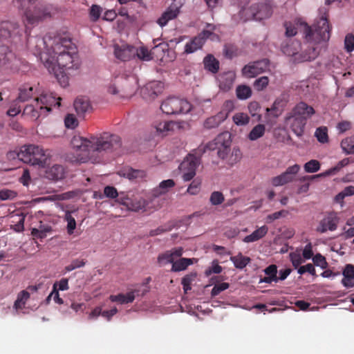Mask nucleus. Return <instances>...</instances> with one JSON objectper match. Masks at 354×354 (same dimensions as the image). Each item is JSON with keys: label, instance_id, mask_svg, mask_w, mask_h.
Listing matches in <instances>:
<instances>
[{"label": "nucleus", "instance_id": "8fccbe9b", "mask_svg": "<svg viewBox=\"0 0 354 354\" xmlns=\"http://www.w3.org/2000/svg\"><path fill=\"white\" fill-rule=\"evenodd\" d=\"M224 196L221 192H213L209 197V202L212 205H221L224 201Z\"/></svg>", "mask_w": 354, "mask_h": 354}, {"label": "nucleus", "instance_id": "0eeeda50", "mask_svg": "<svg viewBox=\"0 0 354 354\" xmlns=\"http://www.w3.org/2000/svg\"><path fill=\"white\" fill-rule=\"evenodd\" d=\"M50 156V152L48 150L34 145L22 146L17 153L19 160L24 163L38 165L41 167H44L48 164Z\"/></svg>", "mask_w": 354, "mask_h": 354}, {"label": "nucleus", "instance_id": "603ef678", "mask_svg": "<svg viewBox=\"0 0 354 354\" xmlns=\"http://www.w3.org/2000/svg\"><path fill=\"white\" fill-rule=\"evenodd\" d=\"M158 262L161 265H165L167 263H174V260L172 257V254L169 250L160 254L158 257Z\"/></svg>", "mask_w": 354, "mask_h": 354}, {"label": "nucleus", "instance_id": "680f3d73", "mask_svg": "<svg viewBox=\"0 0 354 354\" xmlns=\"http://www.w3.org/2000/svg\"><path fill=\"white\" fill-rule=\"evenodd\" d=\"M201 182L200 180H194L187 188V192L192 195L197 194L201 189Z\"/></svg>", "mask_w": 354, "mask_h": 354}, {"label": "nucleus", "instance_id": "6ab92c4d", "mask_svg": "<svg viewBox=\"0 0 354 354\" xmlns=\"http://www.w3.org/2000/svg\"><path fill=\"white\" fill-rule=\"evenodd\" d=\"M290 113L307 121L315 111L313 106L308 105L306 102H300Z\"/></svg>", "mask_w": 354, "mask_h": 354}, {"label": "nucleus", "instance_id": "412c9836", "mask_svg": "<svg viewBox=\"0 0 354 354\" xmlns=\"http://www.w3.org/2000/svg\"><path fill=\"white\" fill-rule=\"evenodd\" d=\"M73 105L77 114L82 117L91 109L90 101L86 97H77Z\"/></svg>", "mask_w": 354, "mask_h": 354}, {"label": "nucleus", "instance_id": "de8ad7c7", "mask_svg": "<svg viewBox=\"0 0 354 354\" xmlns=\"http://www.w3.org/2000/svg\"><path fill=\"white\" fill-rule=\"evenodd\" d=\"M269 84V79L267 76H262L257 79L254 83L253 86L255 90L258 91H263L267 87Z\"/></svg>", "mask_w": 354, "mask_h": 354}, {"label": "nucleus", "instance_id": "9b49d317", "mask_svg": "<svg viewBox=\"0 0 354 354\" xmlns=\"http://www.w3.org/2000/svg\"><path fill=\"white\" fill-rule=\"evenodd\" d=\"M200 164V158L194 154H189L180 165L184 171L183 178L185 181L191 180L196 175V170Z\"/></svg>", "mask_w": 354, "mask_h": 354}, {"label": "nucleus", "instance_id": "37998d69", "mask_svg": "<svg viewBox=\"0 0 354 354\" xmlns=\"http://www.w3.org/2000/svg\"><path fill=\"white\" fill-rule=\"evenodd\" d=\"M232 120L238 126H244L249 123L250 117L245 113H236L232 117Z\"/></svg>", "mask_w": 354, "mask_h": 354}, {"label": "nucleus", "instance_id": "5fc2aeb1", "mask_svg": "<svg viewBox=\"0 0 354 354\" xmlns=\"http://www.w3.org/2000/svg\"><path fill=\"white\" fill-rule=\"evenodd\" d=\"M86 264L84 259H73L71 263L65 267L66 272H71L75 269L84 267Z\"/></svg>", "mask_w": 354, "mask_h": 354}, {"label": "nucleus", "instance_id": "bb28decb", "mask_svg": "<svg viewBox=\"0 0 354 354\" xmlns=\"http://www.w3.org/2000/svg\"><path fill=\"white\" fill-rule=\"evenodd\" d=\"M135 292H138V290H135L133 291L127 292L126 295L118 294L117 295H111L109 299L113 302L129 304L133 302L135 299Z\"/></svg>", "mask_w": 354, "mask_h": 354}, {"label": "nucleus", "instance_id": "39448f33", "mask_svg": "<svg viewBox=\"0 0 354 354\" xmlns=\"http://www.w3.org/2000/svg\"><path fill=\"white\" fill-rule=\"evenodd\" d=\"M61 100V97H56L53 93H42L34 100L33 104L26 106L24 113L30 115L34 120L45 117L51 111L52 106H60Z\"/></svg>", "mask_w": 354, "mask_h": 354}, {"label": "nucleus", "instance_id": "0e129e2a", "mask_svg": "<svg viewBox=\"0 0 354 354\" xmlns=\"http://www.w3.org/2000/svg\"><path fill=\"white\" fill-rule=\"evenodd\" d=\"M289 256L295 268H299L300 267L299 266L304 261L300 254L291 252Z\"/></svg>", "mask_w": 354, "mask_h": 354}, {"label": "nucleus", "instance_id": "6e6552de", "mask_svg": "<svg viewBox=\"0 0 354 354\" xmlns=\"http://www.w3.org/2000/svg\"><path fill=\"white\" fill-rule=\"evenodd\" d=\"M191 104L185 99L169 97L164 100L160 105L162 113L167 115L185 114L191 111Z\"/></svg>", "mask_w": 354, "mask_h": 354}, {"label": "nucleus", "instance_id": "9d476101", "mask_svg": "<svg viewBox=\"0 0 354 354\" xmlns=\"http://www.w3.org/2000/svg\"><path fill=\"white\" fill-rule=\"evenodd\" d=\"M233 108V102L232 101H226L224 104V107L218 113L206 118L203 122L204 128L207 129L217 128L228 118Z\"/></svg>", "mask_w": 354, "mask_h": 354}, {"label": "nucleus", "instance_id": "b1692460", "mask_svg": "<svg viewBox=\"0 0 354 354\" xmlns=\"http://www.w3.org/2000/svg\"><path fill=\"white\" fill-rule=\"evenodd\" d=\"M268 227L266 225H263L254 230L251 234L245 236L243 241L245 243L257 241L264 237L268 233Z\"/></svg>", "mask_w": 354, "mask_h": 354}, {"label": "nucleus", "instance_id": "2eb2a0df", "mask_svg": "<svg viewBox=\"0 0 354 354\" xmlns=\"http://www.w3.org/2000/svg\"><path fill=\"white\" fill-rule=\"evenodd\" d=\"M135 47L127 44L113 45V53L118 59L127 62L135 57Z\"/></svg>", "mask_w": 354, "mask_h": 354}, {"label": "nucleus", "instance_id": "a18cd8bd", "mask_svg": "<svg viewBox=\"0 0 354 354\" xmlns=\"http://www.w3.org/2000/svg\"><path fill=\"white\" fill-rule=\"evenodd\" d=\"M64 220L67 222L66 230L68 234H73L76 228V221L75 218L71 215L70 212H66L64 216Z\"/></svg>", "mask_w": 354, "mask_h": 354}, {"label": "nucleus", "instance_id": "423d86ee", "mask_svg": "<svg viewBox=\"0 0 354 354\" xmlns=\"http://www.w3.org/2000/svg\"><path fill=\"white\" fill-rule=\"evenodd\" d=\"M17 3L19 8L24 10V17L28 24H37L51 16L47 6L41 3H36L35 0H17Z\"/></svg>", "mask_w": 354, "mask_h": 354}, {"label": "nucleus", "instance_id": "a878e982", "mask_svg": "<svg viewBox=\"0 0 354 354\" xmlns=\"http://www.w3.org/2000/svg\"><path fill=\"white\" fill-rule=\"evenodd\" d=\"M18 28L17 24L6 21L0 26V39H7Z\"/></svg>", "mask_w": 354, "mask_h": 354}, {"label": "nucleus", "instance_id": "20e7f679", "mask_svg": "<svg viewBox=\"0 0 354 354\" xmlns=\"http://www.w3.org/2000/svg\"><path fill=\"white\" fill-rule=\"evenodd\" d=\"M230 133L228 132L222 133L218 135L214 140L207 143L205 149L210 151H217L218 156L221 159H227L229 165H233L241 158L242 153L239 148H234L230 156L228 157L230 151L232 140Z\"/></svg>", "mask_w": 354, "mask_h": 354}, {"label": "nucleus", "instance_id": "473e14b6", "mask_svg": "<svg viewBox=\"0 0 354 354\" xmlns=\"http://www.w3.org/2000/svg\"><path fill=\"white\" fill-rule=\"evenodd\" d=\"M52 231V227L50 225H44L42 224V222H40V225L39 228H32L31 230V234L37 239H44L47 233L50 232Z\"/></svg>", "mask_w": 354, "mask_h": 354}, {"label": "nucleus", "instance_id": "c756f323", "mask_svg": "<svg viewBox=\"0 0 354 354\" xmlns=\"http://www.w3.org/2000/svg\"><path fill=\"white\" fill-rule=\"evenodd\" d=\"M230 259L233 262L236 268L241 270L246 267V266L251 261L250 257L243 256L241 252L236 256L230 257Z\"/></svg>", "mask_w": 354, "mask_h": 354}, {"label": "nucleus", "instance_id": "393cba45", "mask_svg": "<svg viewBox=\"0 0 354 354\" xmlns=\"http://www.w3.org/2000/svg\"><path fill=\"white\" fill-rule=\"evenodd\" d=\"M203 44V39L197 35L186 44L184 52L186 54L194 53L197 50L201 49Z\"/></svg>", "mask_w": 354, "mask_h": 354}, {"label": "nucleus", "instance_id": "2f4dec72", "mask_svg": "<svg viewBox=\"0 0 354 354\" xmlns=\"http://www.w3.org/2000/svg\"><path fill=\"white\" fill-rule=\"evenodd\" d=\"M175 185V182L172 179L162 180L158 187L153 189V195L158 196L159 195L167 193L170 188Z\"/></svg>", "mask_w": 354, "mask_h": 354}, {"label": "nucleus", "instance_id": "4468645a", "mask_svg": "<svg viewBox=\"0 0 354 354\" xmlns=\"http://www.w3.org/2000/svg\"><path fill=\"white\" fill-rule=\"evenodd\" d=\"M299 169L300 166L297 164L288 167L286 171L272 178V185L275 187L281 186L293 181Z\"/></svg>", "mask_w": 354, "mask_h": 354}, {"label": "nucleus", "instance_id": "f03ea898", "mask_svg": "<svg viewBox=\"0 0 354 354\" xmlns=\"http://www.w3.org/2000/svg\"><path fill=\"white\" fill-rule=\"evenodd\" d=\"M332 27L326 16H322L311 26L305 24L303 45L297 40L288 39L281 45L282 52L293 57L295 63L314 60L330 37Z\"/></svg>", "mask_w": 354, "mask_h": 354}, {"label": "nucleus", "instance_id": "cd10ccee", "mask_svg": "<svg viewBox=\"0 0 354 354\" xmlns=\"http://www.w3.org/2000/svg\"><path fill=\"white\" fill-rule=\"evenodd\" d=\"M46 176L50 180H60L64 176V169L60 165H55L46 171Z\"/></svg>", "mask_w": 354, "mask_h": 354}, {"label": "nucleus", "instance_id": "79ce46f5", "mask_svg": "<svg viewBox=\"0 0 354 354\" xmlns=\"http://www.w3.org/2000/svg\"><path fill=\"white\" fill-rule=\"evenodd\" d=\"M341 147L347 154L354 153V136L344 139L341 142Z\"/></svg>", "mask_w": 354, "mask_h": 354}, {"label": "nucleus", "instance_id": "e2e57ef3", "mask_svg": "<svg viewBox=\"0 0 354 354\" xmlns=\"http://www.w3.org/2000/svg\"><path fill=\"white\" fill-rule=\"evenodd\" d=\"M297 272L300 274H303L305 272H308L311 275H313L314 277H317L315 269L313 265L311 263H308L305 266H300L298 268Z\"/></svg>", "mask_w": 354, "mask_h": 354}, {"label": "nucleus", "instance_id": "dca6fc26", "mask_svg": "<svg viewBox=\"0 0 354 354\" xmlns=\"http://www.w3.org/2000/svg\"><path fill=\"white\" fill-rule=\"evenodd\" d=\"M253 10L255 11L256 21L269 18L272 14V5L270 0H263L254 3Z\"/></svg>", "mask_w": 354, "mask_h": 354}, {"label": "nucleus", "instance_id": "f704fd0d", "mask_svg": "<svg viewBox=\"0 0 354 354\" xmlns=\"http://www.w3.org/2000/svg\"><path fill=\"white\" fill-rule=\"evenodd\" d=\"M11 227L17 232H23L24 230L25 216L21 214H16L12 216Z\"/></svg>", "mask_w": 354, "mask_h": 354}, {"label": "nucleus", "instance_id": "4be33fe9", "mask_svg": "<svg viewBox=\"0 0 354 354\" xmlns=\"http://www.w3.org/2000/svg\"><path fill=\"white\" fill-rule=\"evenodd\" d=\"M342 274L344 278L342 283L346 288L354 287V266L352 264H346L344 267Z\"/></svg>", "mask_w": 354, "mask_h": 354}, {"label": "nucleus", "instance_id": "69168bd1", "mask_svg": "<svg viewBox=\"0 0 354 354\" xmlns=\"http://www.w3.org/2000/svg\"><path fill=\"white\" fill-rule=\"evenodd\" d=\"M17 196V193L9 189L0 190V199L2 201L11 200Z\"/></svg>", "mask_w": 354, "mask_h": 354}, {"label": "nucleus", "instance_id": "f3484780", "mask_svg": "<svg viewBox=\"0 0 354 354\" xmlns=\"http://www.w3.org/2000/svg\"><path fill=\"white\" fill-rule=\"evenodd\" d=\"M286 122L290 125L291 130L295 135L297 136L303 135L307 122L306 120L289 113L286 118Z\"/></svg>", "mask_w": 354, "mask_h": 354}, {"label": "nucleus", "instance_id": "aec40b11", "mask_svg": "<svg viewBox=\"0 0 354 354\" xmlns=\"http://www.w3.org/2000/svg\"><path fill=\"white\" fill-rule=\"evenodd\" d=\"M179 13V8L175 5H171L158 18L157 23L161 26H165L169 21L174 19Z\"/></svg>", "mask_w": 354, "mask_h": 354}, {"label": "nucleus", "instance_id": "338daca9", "mask_svg": "<svg viewBox=\"0 0 354 354\" xmlns=\"http://www.w3.org/2000/svg\"><path fill=\"white\" fill-rule=\"evenodd\" d=\"M341 236L345 240L353 239L351 243L354 244V226L351 225L348 229L344 227V232L342 233Z\"/></svg>", "mask_w": 354, "mask_h": 354}, {"label": "nucleus", "instance_id": "e433bc0d", "mask_svg": "<svg viewBox=\"0 0 354 354\" xmlns=\"http://www.w3.org/2000/svg\"><path fill=\"white\" fill-rule=\"evenodd\" d=\"M266 131V127L264 124H259L254 127L248 134V138L250 140H257V139L263 136Z\"/></svg>", "mask_w": 354, "mask_h": 354}, {"label": "nucleus", "instance_id": "3c124183", "mask_svg": "<svg viewBox=\"0 0 354 354\" xmlns=\"http://www.w3.org/2000/svg\"><path fill=\"white\" fill-rule=\"evenodd\" d=\"M304 169L308 173H314L319 170L320 164L317 160H311L304 165Z\"/></svg>", "mask_w": 354, "mask_h": 354}, {"label": "nucleus", "instance_id": "a211bd4d", "mask_svg": "<svg viewBox=\"0 0 354 354\" xmlns=\"http://www.w3.org/2000/svg\"><path fill=\"white\" fill-rule=\"evenodd\" d=\"M339 219L333 213H330L320 221L317 227V231L320 233H324L328 230L334 231L337 227Z\"/></svg>", "mask_w": 354, "mask_h": 354}, {"label": "nucleus", "instance_id": "f257e3e1", "mask_svg": "<svg viewBox=\"0 0 354 354\" xmlns=\"http://www.w3.org/2000/svg\"><path fill=\"white\" fill-rule=\"evenodd\" d=\"M36 42L44 45L45 51L41 53V60L49 73H54L59 81L57 67L62 70L64 86L68 84L67 75L77 71L80 62L75 45L67 37L57 35L53 37L46 36L43 39L37 38Z\"/></svg>", "mask_w": 354, "mask_h": 354}, {"label": "nucleus", "instance_id": "6e6d98bb", "mask_svg": "<svg viewBox=\"0 0 354 354\" xmlns=\"http://www.w3.org/2000/svg\"><path fill=\"white\" fill-rule=\"evenodd\" d=\"M196 277V274H191L185 275L182 279L181 283L183 286V289L185 292L192 289L191 284Z\"/></svg>", "mask_w": 354, "mask_h": 354}, {"label": "nucleus", "instance_id": "5701e85b", "mask_svg": "<svg viewBox=\"0 0 354 354\" xmlns=\"http://www.w3.org/2000/svg\"><path fill=\"white\" fill-rule=\"evenodd\" d=\"M175 127H178V124L174 121L160 122L156 125V131L162 136L173 131Z\"/></svg>", "mask_w": 354, "mask_h": 354}, {"label": "nucleus", "instance_id": "58836bf2", "mask_svg": "<svg viewBox=\"0 0 354 354\" xmlns=\"http://www.w3.org/2000/svg\"><path fill=\"white\" fill-rule=\"evenodd\" d=\"M236 97L239 100H247L252 95V89L247 85H239L236 89Z\"/></svg>", "mask_w": 354, "mask_h": 354}, {"label": "nucleus", "instance_id": "ea45409f", "mask_svg": "<svg viewBox=\"0 0 354 354\" xmlns=\"http://www.w3.org/2000/svg\"><path fill=\"white\" fill-rule=\"evenodd\" d=\"M30 298V292L28 290L21 291L18 295L16 301H15L14 306L16 309H22Z\"/></svg>", "mask_w": 354, "mask_h": 354}, {"label": "nucleus", "instance_id": "1a4fd4ad", "mask_svg": "<svg viewBox=\"0 0 354 354\" xmlns=\"http://www.w3.org/2000/svg\"><path fill=\"white\" fill-rule=\"evenodd\" d=\"M136 86L127 79L115 80L108 88V92L112 95H118L122 98H129L134 95Z\"/></svg>", "mask_w": 354, "mask_h": 354}, {"label": "nucleus", "instance_id": "ddd939ff", "mask_svg": "<svg viewBox=\"0 0 354 354\" xmlns=\"http://www.w3.org/2000/svg\"><path fill=\"white\" fill-rule=\"evenodd\" d=\"M164 85L161 82L151 81L144 85L140 89V95L143 99L151 101L162 93Z\"/></svg>", "mask_w": 354, "mask_h": 354}, {"label": "nucleus", "instance_id": "4c0bfd02", "mask_svg": "<svg viewBox=\"0 0 354 354\" xmlns=\"http://www.w3.org/2000/svg\"><path fill=\"white\" fill-rule=\"evenodd\" d=\"M34 94V88L29 85H24L19 89L18 100L25 102L30 99Z\"/></svg>", "mask_w": 354, "mask_h": 354}, {"label": "nucleus", "instance_id": "13d9d810", "mask_svg": "<svg viewBox=\"0 0 354 354\" xmlns=\"http://www.w3.org/2000/svg\"><path fill=\"white\" fill-rule=\"evenodd\" d=\"M230 287V284L226 282L216 284L212 290L211 295L214 297L219 295L222 291L227 290Z\"/></svg>", "mask_w": 354, "mask_h": 354}, {"label": "nucleus", "instance_id": "4d7b16f0", "mask_svg": "<svg viewBox=\"0 0 354 354\" xmlns=\"http://www.w3.org/2000/svg\"><path fill=\"white\" fill-rule=\"evenodd\" d=\"M344 48L348 53H351L354 50V35L348 33L344 39Z\"/></svg>", "mask_w": 354, "mask_h": 354}, {"label": "nucleus", "instance_id": "bf43d9fd", "mask_svg": "<svg viewBox=\"0 0 354 354\" xmlns=\"http://www.w3.org/2000/svg\"><path fill=\"white\" fill-rule=\"evenodd\" d=\"M313 263L315 266L321 267L322 269H325L328 266V263L326 258L321 254H317L313 257Z\"/></svg>", "mask_w": 354, "mask_h": 354}, {"label": "nucleus", "instance_id": "49530a36", "mask_svg": "<svg viewBox=\"0 0 354 354\" xmlns=\"http://www.w3.org/2000/svg\"><path fill=\"white\" fill-rule=\"evenodd\" d=\"M135 57H138L140 59L144 61H149L152 59L151 55L147 48L142 46L139 48H135Z\"/></svg>", "mask_w": 354, "mask_h": 354}, {"label": "nucleus", "instance_id": "052dcab7", "mask_svg": "<svg viewBox=\"0 0 354 354\" xmlns=\"http://www.w3.org/2000/svg\"><path fill=\"white\" fill-rule=\"evenodd\" d=\"M102 12V8L97 5H93L90 9V17L93 21L99 19Z\"/></svg>", "mask_w": 354, "mask_h": 354}, {"label": "nucleus", "instance_id": "a19ab883", "mask_svg": "<svg viewBox=\"0 0 354 354\" xmlns=\"http://www.w3.org/2000/svg\"><path fill=\"white\" fill-rule=\"evenodd\" d=\"M254 5H251L249 7L243 8L239 12L240 17L243 21L249 20H256L255 11L253 10Z\"/></svg>", "mask_w": 354, "mask_h": 354}, {"label": "nucleus", "instance_id": "c9c22d12", "mask_svg": "<svg viewBox=\"0 0 354 354\" xmlns=\"http://www.w3.org/2000/svg\"><path fill=\"white\" fill-rule=\"evenodd\" d=\"M123 176L129 180L142 179L146 176L144 170L129 168L123 171Z\"/></svg>", "mask_w": 354, "mask_h": 354}, {"label": "nucleus", "instance_id": "c85d7f7f", "mask_svg": "<svg viewBox=\"0 0 354 354\" xmlns=\"http://www.w3.org/2000/svg\"><path fill=\"white\" fill-rule=\"evenodd\" d=\"M203 64L205 68L212 73L218 71L219 62L212 55H207L203 59Z\"/></svg>", "mask_w": 354, "mask_h": 354}, {"label": "nucleus", "instance_id": "f8f14e48", "mask_svg": "<svg viewBox=\"0 0 354 354\" xmlns=\"http://www.w3.org/2000/svg\"><path fill=\"white\" fill-rule=\"evenodd\" d=\"M269 64L270 61L268 59H263L249 63L243 68L242 74L244 77L248 78L254 77L265 72L268 68Z\"/></svg>", "mask_w": 354, "mask_h": 354}, {"label": "nucleus", "instance_id": "72a5a7b5", "mask_svg": "<svg viewBox=\"0 0 354 354\" xmlns=\"http://www.w3.org/2000/svg\"><path fill=\"white\" fill-rule=\"evenodd\" d=\"M194 260V259L180 258L178 260L174 261L171 267V271L180 272L184 270L193 263Z\"/></svg>", "mask_w": 354, "mask_h": 354}, {"label": "nucleus", "instance_id": "864d4df0", "mask_svg": "<svg viewBox=\"0 0 354 354\" xmlns=\"http://www.w3.org/2000/svg\"><path fill=\"white\" fill-rule=\"evenodd\" d=\"M146 205V201L145 199L140 198L138 200H136L135 201H131L129 208L131 209L133 211L138 212L141 209H145Z\"/></svg>", "mask_w": 354, "mask_h": 354}, {"label": "nucleus", "instance_id": "c03bdc74", "mask_svg": "<svg viewBox=\"0 0 354 354\" xmlns=\"http://www.w3.org/2000/svg\"><path fill=\"white\" fill-rule=\"evenodd\" d=\"M315 136L321 143H326L328 141V129L326 127L317 128L315 133Z\"/></svg>", "mask_w": 354, "mask_h": 354}, {"label": "nucleus", "instance_id": "774afa93", "mask_svg": "<svg viewBox=\"0 0 354 354\" xmlns=\"http://www.w3.org/2000/svg\"><path fill=\"white\" fill-rule=\"evenodd\" d=\"M104 195L110 198H116L118 196L117 189L113 186H106L104 189Z\"/></svg>", "mask_w": 354, "mask_h": 354}, {"label": "nucleus", "instance_id": "7c9ffc66", "mask_svg": "<svg viewBox=\"0 0 354 354\" xmlns=\"http://www.w3.org/2000/svg\"><path fill=\"white\" fill-rule=\"evenodd\" d=\"M234 76L231 73H227L222 75L219 79V86L225 91L230 90L234 83Z\"/></svg>", "mask_w": 354, "mask_h": 354}, {"label": "nucleus", "instance_id": "09e8293b", "mask_svg": "<svg viewBox=\"0 0 354 354\" xmlns=\"http://www.w3.org/2000/svg\"><path fill=\"white\" fill-rule=\"evenodd\" d=\"M349 163L348 158H344L340 160L335 167H333L325 171L324 176L333 175L337 173L342 167L346 166Z\"/></svg>", "mask_w": 354, "mask_h": 354}, {"label": "nucleus", "instance_id": "7ed1b4c3", "mask_svg": "<svg viewBox=\"0 0 354 354\" xmlns=\"http://www.w3.org/2000/svg\"><path fill=\"white\" fill-rule=\"evenodd\" d=\"M71 145L73 148L86 152V156L91 158L95 152H111L121 147V139L115 134L109 132H103L91 139H87L80 136H75Z\"/></svg>", "mask_w": 354, "mask_h": 354}]
</instances>
